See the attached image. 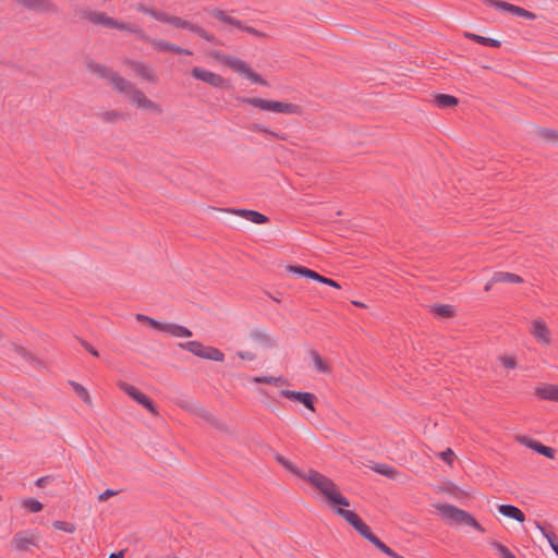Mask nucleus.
<instances>
[{"label": "nucleus", "instance_id": "1", "mask_svg": "<svg viewBox=\"0 0 558 558\" xmlns=\"http://www.w3.org/2000/svg\"><path fill=\"white\" fill-rule=\"evenodd\" d=\"M275 459L288 471L298 475L300 478L305 480L313 487H315L326 498L332 508L336 506H350L349 499L339 492L337 485L331 478L315 470H310L308 473L301 472L295 464L290 462L280 453H276Z\"/></svg>", "mask_w": 558, "mask_h": 558}, {"label": "nucleus", "instance_id": "2", "mask_svg": "<svg viewBox=\"0 0 558 558\" xmlns=\"http://www.w3.org/2000/svg\"><path fill=\"white\" fill-rule=\"evenodd\" d=\"M337 507L338 508L335 509V512L342 517L360 535L372 543L377 549L391 558H404L381 542L372 532L371 527L359 517V514L352 510L342 509L340 508L341 506Z\"/></svg>", "mask_w": 558, "mask_h": 558}, {"label": "nucleus", "instance_id": "3", "mask_svg": "<svg viewBox=\"0 0 558 558\" xmlns=\"http://www.w3.org/2000/svg\"><path fill=\"white\" fill-rule=\"evenodd\" d=\"M112 86L117 92L129 95L132 104L136 107L151 110L159 114L162 112L161 107L157 102L148 99L142 90L121 75H114L112 77Z\"/></svg>", "mask_w": 558, "mask_h": 558}, {"label": "nucleus", "instance_id": "4", "mask_svg": "<svg viewBox=\"0 0 558 558\" xmlns=\"http://www.w3.org/2000/svg\"><path fill=\"white\" fill-rule=\"evenodd\" d=\"M435 508L439 511L442 520L450 525H464L474 527L476 531L484 533L485 529L476 519L468 511L462 510L450 504H437Z\"/></svg>", "mask_w": 558, "mask_h": 558}, {"label": "nucleus", "instance_id": "5", "mask_svg": "<svg viewBox=\"0 0 558 558\" xmlns=\"http://www.w3.org/2000/svg\"><path fill=\"white\" fill-rule=\"evenodd\" d=\"M236 100L242 104H247L264 111H271L286 114H301L302 108L300 105L283 102L278 100H268L259 97H236Z\"/></svg>", "mask_w": 558, "mask_h": 558}, {"label": "nucleus", "instance_id": "6", "mask_svg": "<svg viewBox=\"0 0 558 558\" xmlns=\"http://www.w3.org/2000/svg\"><path fill=\"white\" fill-rule=\"evenodd\" d=\"M220 61L226 66L236 72L238 74L244 76L245 78L250 80L254 84H258L262 86L269 85L265 78H263L258 73L253 71L244 60L238 57L225 54L220 58Z\"/></svg>", "mask_w": 558, "mask_h": 558}, {"label": "nucleus", "instance_id": "7", "mask_svg": "<svg viewBox=\"0 0 558 558\" xmlns=\"http://www.w3.org/2000/svg\"><path fill=\"white\" fill-rule=\"evenodd\" d=\"M204 11L211 17L220 21L221 23L223 24H227V25H231V26H234L236 27L240 31H243L247 34H251L257 38H267V34L262 32V31H258L252 26H247L245 23H243L242 21L233 17V16H230L226 11L223 10H220L218 8H215V7H208V8H205Z\"/></svg>", "mask_w": 558, "mask_h": 558}, {"label": "nucleus", "instance_id": "8", "mask_svg": "<svg viewBox=\"0 0 558 558\" xmlns=\"http://www.w3.org/2000/svg\"><path fill=\"white\" fill-rule=\"evenodd\" d=\"M83 19L88 20L93 24L101 25L107 28H116L120 31H129V32H136V27L134 25L118 21L109 15H107L105 12H97V11H84L82 14Z\"/></svg>", "mask_w": 558, "mask_h": 558}, {"label": "nucleus", "instance_id": "9", "mask_svg": "<svg viewBox=\"0 0 558 558\" xmlns=\"http://www.w3.org/2000/svg\"><path fill=\"white\" fill-rule=\"evenodd\" d=\"M169 24L177 28L189 29L190 32L198 35L199 37H202L203 39H205L206 41H208L213 45H216V46L221 45V41L214 34L208 33L202 26H199L197 24H193L186 20H183L182 17L171 15V17L169 20Z\"/></svg>", "mask_w": 558, "mask_h": 558}, {"label": "nucleus", "instance_id": "10", "mask_svg": "<svg viewBox=\"0 0 558 558\" xmlns=\"http://www.w3.org/2000/svg\"><path fill=\"white\" fill-rule=\"evenodd\" d=\"M138 37L147 43H149L155 50L158 52H171L174 54H184V56H192V51L185 48H182L175 44H172L170 41L163 40V39H156V38H149L146 35H144L143 31L138 27H136L135 32Z\"/></svg>", "mask_w": 558, "mask_h": 558}, {"label": "nucleus", "instance_id": "11", "mask_svg": "<svg viewBox=\"0 0 558 558\" xmlns=\"http://www.w3.org/2000/svg\"><path fill=\"white\" fill-rule=\"evenodd\" d=\"M191 75L198 81L209 84L213 87L229 88V81L225 80L220 74L210 72L204 68L195 66L191 71Z\"/></svg>", "mask_w": 558, "mask_h": 558}, {"label": "nucleus", "instance_id": "12", "mask_svg": "<svg viewBox=\"0 0 558 558\" xmlns=\"http://www.w3.org/2000/svg\"><path fill=\"white\" fill-rule=\"evenodd\" d=\"M487 5L494 7L498 10L509 12L513 15L524 17L526 20H535L537 16L534 12L527 11L521 7L508 3L502 0H483Z\"/></svg>", "mask_w": 558, "mask_h": 558}, {"label": "nucleus", "instance_id": "13", "mask_svg": "<svg viewBox=\"0 0 558 558\" xmlns=\"http://www.w3.org/2000/svg\"><path fill=\"white\" fill-rule=\"evenodd\" d=\"M280 396L294 402L303 404L307 410L315 412L314 403L317 400L316 396L306 391H294L289 389H281Z\"/></svg>", "mask_w": 558, "mask_h": 558}, {"label": "nucleus", "instance_id": "14", "mask_svg": "<svg viewBox=\"0 0 558 558\" xmlns=\"http://www.w3.org/2000/svg\"><path fill=\"white\" fill-rule=\"evenodd\" d=\"M181 408L194 413L196 416L204 418L217 429H225L226 424L217 420L209 411L198 403L179 404Z\"/></svg>", "mask_w": 558, "mask_h": 558}, {"label": "nucleus", "instance_id": "15", "mask_svg": "<svg viewBox=\"0 0 558 558\" xmlns=\"http://www.w3.org/2000/svg\"><path fill=\"white\" fill-rule=\"evenodd\" d=\"M11 545L17 551H27L29 546H37V538L28 531H20L14 534Z\"/></svg>", "mask_w": 558, "mask_h": 558}, {"label": "nucleus", "instance_id": "16", "mask_svg": "<svg viewBox=\"0 0 558 558\" xmlns=\"http://www.w3.org/2000/svg\"><path fill=\"white\" fill-rule=\"evenodd\" d=\"M520 444L526 446L527 448L534 450L538 454H542L548 459H555L556 450L551 447L545 446L542 442L530 438L527 436H520L518 438Z\"/></svg>", "mask_w": 558, "mask_h": 558}, {"label": "nucleus", "instance_id": "17", "mask_svg": "<svg viewBox=\"0 0 558 558\" xmlns=\"http://www.w3.org/2000/svg\"><path fill=\"white\" fill-rule=\"evenodd\" d=\"M24 8L38 12H56L57 7L51 0H17Z\"/></svg>", "mask_w": 558, "mask_h": 558}, {"label": "nucleus", "instance_id": "18", "mask_svg": "<svg viewBox=\"0 0 558 558\" xmlns=\"http://www.w3.org/2000/svg\"><path fill=\"white\" fill-rule=\"evenodd\" d=\"M531 333L538 342L544 344L550 343L549 329L546 326L545 322L541 319H535L532 324Z\"/></svg>", "mask_w": 558, "mask_h": 558}, {"label": "nucleus", "instance_id": "19", "mask_svg": "<svg viewBox=\"0 0 558 558\" xmlns=\"http://www.w3.org/2000/svg\"><path fill=\"white\" fill-rule=\"evenodd\" d=\"M250 338L254 342H257L267 349H271L277 345L276 340L269 333H267L264 329L254 328L250 333Z\"/></svg>", "mask_w": 558, "mask_h": 558}, {"label": "nucleus", "instance_id": "20", "mask_svg": "<svg viewBox=\"0 0 558 558\" xmlns=\"http://www.w3.org/2000/svg\"><path fill=\"white\" fill-rule=\"evenodd\" d=\"M232 213L257 225H263L269 221L267 216L253 209L239 208L233 209Z\"/></svg>", "mask_w": 558, "mask_h": 558}, {"label": "nucleus", "instance_id": "21", "mask_svg": "<svg viewBox=\"0 0 558 558\" xmlns=\"http://www.w3.org/2000/svg\"><path fill=\"white\" fill-rule=\"evenodd\" d=\"M498 511L501 515L513 519L520 523L525 521L524 512L513 505H500L498 506Z\"/></svg>", "mask_w": 558, "mask_h": 558}, {"label": "nucleus", "instance_id": "22", "mask_svg": "<svg viewBox=\"0 0 558 558\" xmlns=\"http://www.w3.org/2000/svg\"><path fill=\"white\" fill-rule=\"evenodd\" d=\"M131 68L135 72V74L141 76L143 80L151 83L156 82L157 78L154 71L144 62L133 61L131 63Z\"/></svg>", "mask_w": 558, "mask_h": 558}, {"label": "nucleus", "instance_id": "23", "mask_svg": "<svg viewBox=\"0 0 558 558\" xmlns=\"http://www.w3.org/2000/svg\"><path fill=\"white\" fill-rule=\"evenodd\" d=\"M535 395L543 400L557 401L558 402V385H544L536 388Z\"/></svg>", "mask_w": 558, "mask_h": 558}, {"label": "nucleus", "instance_id": "24", "mask_svg": "<svg viewBox=\"0 0 558 558\" xmlns=\"http://www.w3.org/2000/svg\"><path fill=\"white\" fill-rule=\"evenodd\" d=\"M463 36L465 38H468L476 44L483 45V46L493 47V48H499L501 46V43L497 39L484 37V36H481V35L474 34V33L465 32L463 34Z\"/></svg>", "mask_w": 558, "mask_h": 558}, {"label": "nucleus", "instance_id": "25", "mask_svg": "<svg viewBox=\"0 0 558 558\" xmlns=\"http://www.w3.org/2000/svg\"><path fill=\"white\" fill-rule=\"evenodd\" d=\"M87 68L98 76L109 78L111 84L112 77L114 75H120L119 73L111 71L108 66L95 62H88Z\"/></svg>", "mask_w": 558, "mask_h": 558}, {"label": "nucleus", "instance_id": "26", "mask_svg": "<svg viewBox=\"0 0 558 558\" xmlns=\"http://www.w3.org/2000/svg\"><path fill=\"white\" fill-rule=\"evenodd\" d=\"M524 280L521 276L506 272V271H496L493 275V282H504V283H522Z\"/></svg>", "mask_w": 558, "mask_h": 558}, {"label": "nucleus", "instance_id": "27", "mask_svg": "<svg viewBox=\"0 0 558 558\" xmlns=\"http://www.w3.org/2000/svg\"><path fill=\"white\" fill-rule=\"evenodd\" d=\"M248 130L254 132V133H260V134L268 135V136H270L272 138L282 140V141L287 140V135L286 134L277 133V132L270 130L269 128H267L266 125L260 124V123H252V124H250Z\"/></svg>", "mask_w": 558, "mask_h": 558}, {"label": "nucleus", "instance_id": "28", "mask_svg": "<svg viewBox=\"0 0 558 558\" xmlns=\"http://www.w3.org/2000/svg\"><path fill=\"white\" fill-rule=\"evenodd\" d=\"M435 104L440 109H447L456 107L459 104V99L448 94H437L435 96Z\"/></svg>", "mask_w": 558, "mask_h": 558}, {"label": "nucleus", "instance_id": "29", "mask_svg": "<svg viewBox=\"0 0 558 558\" xmlns=\"http://www.w3.org/2000/svg\"><path fill=\"white\" fill-rule=\"evenodd\" d=\"M201 359L210 360L215 362H223L225 354L221 350L214 347H206L203 344Z\"/></svg>", "mask_w": 558, "mask_h": 558}, {"label": "nucleus", "instance_id": "30", "mask_svg": "<svg viewBox=\"0 0 558 558\" xmlns=\"http://www.w3.org/2000/svg\"><path fill=\"white\" fill-rule=\"evenodd\" d=\"M535 134H536V136H538L539 138H542L545 142H548V143L558 142V131L557 130L537 126L535 129Z\"/></svg>", "mask_w": 558, "mask_h": 558}, {"label": "nucleus", "instance_id": "31", "mask_svg": "<svg viewBox=\"0 0 558 558\" xmlns=\"http://www.w3.org/2000/svg\"><path fill=\"white\" fill-rule=\"evenodd\" d=\"M535 525L542 532V534L546 537V539L548 541L551 549L558 556V538H557V535L553 531L547 530L544 525H542L537 521L535 522Z\"/></svg>", "mask_w": 558, "mask_h": 558}, {"label": "nucleus", "instance_id": "32", "mask_svg": "<svg viewBox=\"0 0 558 558\" xmlns=\"http://www.w3.org/2000/svg\"><path fill=\"white\" fill-rule=\"evenodd\" d=\"M310 355L314 362L315 368L323 374H329L331 372L330 366L323 360L320 354L316 350H311Z\"/></svg>", "mask_w": 558, "mask_h": 558}, {"label": "nucleus", "instance_id": "33", "mask_svg": "<svg viewBox=\"0 0 558 558\" xmlns=\"http://www.w3.org/2000/svg\"><path fill=\"white\" fill-rule=\"evenodd\" d=\"M454 307L449 304H435L432 306V313L442 318H450L454 315Z\"/></svg>", "mask_w": 558, "mask_h": 558}, {"label": "nucleus", "instance_id": "34", "mask_svg": "<svg viewBox=\"0 0 558 558\" xmlns=\"http://www.w3.org/2000/svg\"><path fill=\"white\" fill-rule=\"evenodd\" d=\"M118 387L125 392L130 398H132L135 402H138V400L143 397V392L137 389L136 387L125 383V381H119Z\"/></svg>", "mask_w": 558, "mask_h": 558}, {"label": "nucleus", "instance_id": "35", "mask_svg": "<svg viewBox=\"0 0 558 558\" xmlns=\"http://www.w3.org/2000/svg\"><path fill=\"white\" fill-rule=\"evenodd\" d=\"M97 117L106 123H116L125 118L124 113L117 110L99 112L97 113Z\"/></svg>", "mask_w": 558, "mask_h": 558}, {"label": "nucleus", "instance_id": "36", "mask_svg": "<svg viewBox=\"0 0 558 558\" xmlns=\"http://www.w3.org/2000/svg\"><path fill=\"white\" fill-rule=\"evenodd\" d=\"M167 332L174 337L192 336V331L189 328L177 324H167Z\"/></svg>", "mask_w": 558, "mask_h": 558}, {"label": "nucleus", "instance_id": "37", "mask_svg": "<svg viewBox=\"0 0 558 558\" xmlns=\"http://www.w3.org/2000/svg\"><path fill=\"white\" fill-rule=\"evenodd\" d=\"M372 469L376 473L384 475L386 477H389V478H396L399 474L398 470H396L395 468H392L388 464L378 463L375 466H373Z\"/></svg>", "mask_w": 558, "mask_h": 558}, {"label": "nucleus", "instance_id": "38", "mask_svg": "<svg viewBox=\"0 0 558 558\" xmlns=\"http://www.w3.org/2000/svg\"><path fill=\"white\" fill-rule=\"evenodd\" d=\"M179 347L183 350H186L194 354L195 356L201 357L202 351H203V343L199 341L193 340L187 342L179 343Z\"/></svg>", "mask_w": 558, "mask_h": 558}, {"label": "nucleus", "instance_id": "39", "mask_svg": "<svg viewBox=\"0 0 558 558\" xmlns=\"http://www.w3.org/2000/svg\"><path fill=\"white\" fill-rule=\"evenodd\" d=\"M253 383L279 386V385L286 384L287 380L282 376H278V377L256 376V377H253Z\"/></svg>", "mask_w": 558, "mask_h": 558}, {"label": "nucleus", "instance_id": "40", "mask_svg": "<svg viewBox=\"0 0 558 558\" xmlns=\"http://www.w3.org/2000/svg\"><path fill=\"white\" fill-rule=\"evenodd\" d=\"M70 384L80 399H82L85 403H90V397L85 387L75 381H70Z\"/></svg>", "mask_w": 558, "mask_h": 558}, {"label": "nucleus", "instance_id": "41", "mask_svg": "<svg viewBox=\"0 0 558 558\" xmlns=\"http://www.w3.org/2000/svg\"><path fill=\"white\" fill-rule=\"evenodd\" d=\"M23 507L32 513H36L43 510L44 506L40 501L35 498H26L23 501Z\"/></svg>", "mask_w": 558, "mask_h": 558}, {"label": "nucleus", "instance_id": "42", "mask_svg": "<svg viewBox=\"0 0 558 558\" xmlns=\"http://www.w3.org/2000/svg\"><path fill=\"white\" fill-rule=\"evenodd\" d=\"M142 407H144L148 412H150L153 415H158L157 407L155 402L145 393L137 402Z\"/></svg>", "mask_w": 558, "mask_h": 558}, {"label": "nucleus", "instance_id": "43", "mask_svg": "<svg viewBox=\"0 0 558 558\" xmlns=\"http://www.w3.org/2000/svg\"><path fill=\"white\" fill-rule=\"evenodd\" d=\"M142 407H144L148 412H150L153 415H158L157 407L155 402L145 393L137 402Z\"/></svg>", "mask_w": 558, "mask_h": 558}, {"label": "nucleus", "instance_id": "44", "mask_svg": "<svg viewBox=\"0 0 558 558\" xmlns=\"http://www.w3.org/2000/svg\"><path fill=\"white\" fill-rule=\"evenodd\" d=\"M492 546L498 551V554L502 557V558H517L514 556V554H512L508 547H506L505 545H502L501 543L497 542V541H493L492 543Z\"/></svg>", "mask_w": 558, "mask_h": 558}, {"label": "nucleus", "instance_id": "45", "mask_svg": "<svg viewBox=\"0 0 558 558\" xmlns=\"http://www.w3.org/2000/svg\"><path fill=\"white\" fill-rule=\"evenodd\" d=\"M52 526L56 530L63 531V532H66V533H74L75 530H76V526L73 523H70V522H66V521H59V520L54 521L52 523Z\"/></svg>", "mask_w": 558, "mask_h": 558}, {"label": "nucleus", "instance_id": "46", "mask_svg": "<svg viewBox=\"0 0 558 558\" xmlns=\"http://www.w3.org/2000/svg\"><path fill=\"white\" fill-rule=\"evenodd\" d=\"M147 324L149 325V327H151L155 330L167 332V324L160 323L159 320H157L155 318L149 317V319L147 320Z\"/></svg>", "mask_w": 558, "mask_h": 558}, {"label": "nucleus", "instance_id": "47", "mask_svg": "<svg viewBox=\"0 0 558 558\" xmlns=\"http://www.w3.org/2000/svg\"><path fill=\"white\" fill-rule=\"evenodd\" d=\"M439 457L446 463L452 464V462H453V460L456 458V454H454V452L450 448H447L445 451L439 453Z\"/></svg>", "mask_w": 558, "mask_h": 558}, {"label": "nucleus", "instance_id": "48", "mask_svg": "<svg viewBox=\"0 0 558 558\" xmlns=\"http://www.w3.org/2000/svg\"><path fill=\"white\" fill-rule=\"evenodd\" d=\"M286 269L289 272H292V274L298 275L300 277H304L305 276L304 272L306 270V267L301 266V265H287Z\"/></svg>", "mask_w": 558, "mask_h": 558}, {"label": "nucleus", "instance_id": "49", "mask_svg": "<svg viewBox=\"0 0 558 558\" xmlns=\"http://www.w3.org/2000/svg\"><path fill=\"white\" fill-rule=\"evenodd\" d=\"M500 361L502 365L507 368H514L517 367V359L514 356H501Z\"/></svg>", "mask_w": 558, "mask_h": 558}, {"label": "nucleus", "instance_id": "50", "mask_svg": "<svg viewBox=\"0 0 558 558\" xmlns=\"http://www.w3.org/2000/svg\"><path fill=\"white\" fill-rule=\"evenodd\" d=\"M136 10H137L138 12L144 13V14L150 15V16H151V17H154V19H155V16H156V12H157V10H155V9H153V8H148V7H146L145 4H143V3H138V4L136 5Z\"/></svg>", "mask_w": 558, "mask_h": 558}, {"label": "nucleus", "instance_id": "51", "mask_svg": "<svg viewBox=\"0 0 558 558\" xmlns=\"http://www.w3.org/2000/svg\"><path fill=\"white\" fill-rule=\"evenodd\" d=\"M78 342L81 343V345L86 350L88 351L92 355L98 357L99 356V353L98 351L90 344L88 343L87 341H85L84 339H81V338H77Z\"/></svg>", "mask_w": 558, "mask_h": 558}, {"label": "nucleus", "instance_id": "52", "mask_svg": "<svg viewBox=\"0 0 558 558\" xmlns=\"http://www.w3.org/2000/svg\"><path fill=\"white\" fill-rule=\"evenodd\" d=\"M318 282H320V283H323V284L330 286V287H332V288H337V289H340V288H341V286L339 284V282H337L336 280H333V279H331V278L325 277V276H323V275H320Z\"/></svg>", "mask_w": 558, "mask_h": 558}, {"label": "nucleus", "instance_id": "53", "mask_svg": "<svg viewBox=\"0 0 558 558\" xmlns=\"http://www.w3.org/2000/svg\"><path fill=\"white\" fill-rule=\"evenodd\" d=\"M16 353H17L21 357H23V359H25V360H27V361H35V357L33 356V354H32L31 352H28V351H27L25 348H23V347H17V348H16Z\"/></svg>", "mask_w": 558, "mask_h": 558}, {"label": "nucleus", "instance_id": "54", "mask_svg": "<svg viewBox=\"0 0 558 558\" xmlns=\"http://www.w3.org/2000/svg\"><path fill=\"white\" fill-rule=\"evenodd\" d=\"M119 492L118 490H113V489H106L105 492H102L99 496H98V500L99 501H106L108 500L110 497H113L116 495H118Z\"/></svg>", "mask_w": 558, "mask_h": 558}, {"label": "nucleus", "instance_id": "55", "mask_svg": "<svg viewBox=\"0 0 558 558\" xmlns=\"http://www.w3.org/2000/svg\"><path fill=\"white\" fill-rule=\"evenodd\" d=\"M305 276L304 278H307V279H312V280H315L318 282L319 280V277H320V274H318L317 271L313 270V269H310L306 267V270H305Z\"/></svg>", "mask_w": 558, "mask_h": 558}, {"label": "nucleus", "instance_id": "56", "mask_svg": "<svg viewBox=\"0 0 558 558\" xmlns=\"http://www.w3.org/2000/svg\"><path fill=\"white\" fill-rule=\"evenodd\" d=\"M170 17H171V15L167 14L166 12L157 10L155 20L169 24Z\"/></svg>", "mask_w": 558, "mask_h": 558}, {"label": "nucleus", "instance_id": "57", "mask_svg": "<svg viewBox=\"0 0 558 558\" xmlns=\"http://www.w3.org/2000/svg\"><path fill=\"white\" fill-rule=\"evenodd\" d=\"M238 356L241 359V360H246V361H254L256 355L251 352V351H240L238 352Z\"/></svg>", "mask_w": 558, "mask_h": 558}, {"label": "nucleus", "instance_id": "58", "mask_svg": "<svg viewBox=\"0 0 558 558\" xmlns=\"http://www.w3.org/2000/svg\"><path fill=\"white\" fill-rule=\"evenodd\" d=\"M51 481H52V476L47 475V476L39 477V478L35 482V484H36V486H38V487H44V486H46L48 483H50Z\"/></svg>", "mask_w": 558, "mask_h": 558}, {"label": "nucleus", "instance_id": "59", "mask_svg": "<svg viewBox=\"0 0 558 558\" xmlns=\"http://www.w3.org/2000/svg\"><path fill=\"white\" fill-rule=\"evenodd\" d=\"M125 550H119L117 553H111L109 558H124Z\"/></svg>", "mask_w": 558, "mask_h": 558}, {"label": "nucleus", "instance_id": "60", "mask_svg": "<svg viewBox=\"0 0 558 558\" xmlns=\"http://www.w3.org/2000/svg\"><path fill=\"white\" fill-rule=\"evenodd\" d=\"M135 318L137 322L147 323V320L149 319V316H146L144 314H136Z\"/></svg>", "mask_w": 558, "mask_h": 558}, {"label": "nucleus", "instance_id": "61", "mask_svg": "<svg viewBox=\"0 0 558 558\" xmlns=\"http://www.w3.org/2000/svg\"><path fill=\"white\" fill-rule=\"evenodd\" d=\"M494 283H495V282H493V278H492V279H490V280L485 284L484 290H485L486 292L490 291V290H492V287H493V284H494Z\"/></svg>", "mask_w": 558, "mask_h": 558}, {"label": "nucleus", "instance_id": "62", "mask_svg": "<svg viewBox=\"0 0 558 558\" xmlns=\"http://www.w3.org/2000/svg\"><path fill=\"white\" fill-rule=\"evenodd\" d=\"M352 304L357 306V307H366V305L364 303L359 302V301H353Z\"/></svg>", "mask_w": 558, "mask_h": 558}, {"label": "nucleus", "instance_id": "63", "mask_svg": "<svg viewBox=\"0 0 558 558\" xmlns=\"http://www.w3.org/2000/svg\"><path fill=\"white\" fill-rule=\"evenodd\" d=\"M268 295H269V298H271L275 302L280 303V299H278V296H272V295H271V294H269V293H268Z\"/></svg>", "mask_w": 558, "mask_h": 558}]
</instances>
